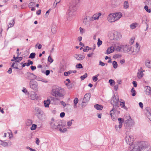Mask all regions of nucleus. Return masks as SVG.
<instances>
[{"label": "nucleus", "instance_id": "4", "mask_svg": "<svg viewBox=\"0 0 151 151\" xmlns=\"http://www.w3.org/2000/svg\"><path fill=\"white\" fill-rule=\"evenodd\" d=\"M65 93V90L60 87H53L51 92V94L56 97H62Z\"/></svg>", "mask_w": 151, "mask_h": 151}, {"label": "nucleus", "instance_id": "3", "mask_svg": "<svg viewBox=\"0 0 151 151\" xmlns=\"http://www.w3.org/2000/svg\"><path fill=\"white\" fill-rule=\"evenodd\" d=\"M76 4L75 1L70 2L69 5V9L67 12V19L68 20L71 19V17L72 16L73 13L76 10Z\"/></svg>", "mask_w": 151, "mask_h": 151}, {"label": "nucleus", "instance_id": "9", "mask_svg": "<svg viewBox=\"0 0 151 151\" xmlns=\"http://www.w3.org/2000/svg\"><path fill=\"white\" fill-rule=\"evenodd\" d=\"M27 78L29 80H33L35 79H37V76L33 73H27Z\"/></svg>", "mask_w": 151, "mask_h": 151}, {"label": "nucleus", "instance_id": "57", "mask_svg": "<svg viewBox=\"0 0 151 151\" xmlns=\"http://www.w3.org/2000/svg\"><path fill=\"white\" fill-rule=\"evenodd\" d=\"M120 105L123 108L125 107V102L124 101H123L120 103Z\"/></svg>", "mask_w": 151, "mask_h": 151}, {"label": "nucleus", "instance_id": "32", "mask_svg": "<svg viewBox=\"0 0 151 151\" xmlns=\"http://www.w3.org/2000/svg\"><path fill=\"white\" fill-rule=\"evenodd\" d=\"M131 92L132 93V96H135L136 93V91L134 90V88H132V89L131 90Z\"/></svg>", "mask_w": 151, "mask_h": 151}, {"label": "nucleus", "instance_id": "8", "mask_svg": "<svg viewBox=\"0 0 151 151\" xmlns=\"http://www.w3.org/2000/svg\"><path fill=\"white\" fill-rule=\"evenodd\" d=\"M29 86L30 88L35 91L38 90V85L36 81L34 80H31L29 82Z\"/></svg>", "mask_w": 151, "mask_h": 151}, {"label": "nucleus", "instance_id": "49", "mask_svg": "<svg viewBox=\"0 0 151 151\" xmlns=\"http://www.w3.org/2000/svg\"><path fill=\"white\" fill-rule=\"evenodd\" d=\"M76 68L79 69L82 68H83L82 65L81 63H79L76 65Z\"/></svg>", "mask_w": 151, "mask_h": 151}, {"label": "nucleus", "instance_id": "5", "mask_svg": "<svg viewBox=\"0 0 151 151\" xmlns=\"http://www.w3.org/2000/svg\"><path fill=\"white\" fill-rule=\"evenodd\" d=\"M35 114L37 118L40 119H41L44 115L43 111L40 108L38 107H36L34 108Z\"/></svg>", "mask_w": 151, "mask_h": 151}, {"label": "nucleus", "instance_id": "21", "mask_svg": "<svg viewBox=\"0 0 151 151\" xmlns=\"http://www.w3.org/2000/svg\"><path fill=\"white\" fill-rule=\"evenodd\" d=\"M116 21L119 20L122 16V14L121 12L114 13Z\"/></svg>", "mask_w": 151, "mask_h": 151}, {"label": "nucleus", "instance_id": "61", "mask_svg": "<svg viewBox=\"0 0 151 151\" xmlns=\"http://www.w3.org/2000/svg\"><path fill=\"white\" fill-rule=\"evenodd\" d=\"M22 59V57H18V59H17V60L16 61V62L19 63V62L21 61Z\"/></svg>", "mask_w": 151, "mask_h": 151}, {"label": "nucleus", "instance_id": "52", "mask_svg": "<svg viewBox=\"0 0 151 151\" xmlns=\"http://www.w3.org/2000/svg\"><path fill=\"white\" fill-rule=\"evenodd\" d=\"M78 101V98H75L73 100V102L75 104H77Z\"/></svg>", "mask_w": 151, "mask_h": 151}, {"label": "nucleus", "instance_id": "13", "mask_svg": "<svg viewBox=\"0 0 151 151\" xmlns=\"http://www.w3.org/2000/svg\"><path fill=\"white\" fill-rule=\"evenodd\" d=\"M91 97V94L90 93H86L84 96L83 99V103L87 102L89 101Z\"/></svg>", "mask_w": 151, "mask_h": 151}, {"label": "nucleus", "instance_id": "43", "mask_svg": "<svg viewBox=\"0 0 151 151\" xmlns=\"http://www.w3.org/2000/svg\"><path fill=\"white\" fill-rule=\"evenodd\" d=\"M102 42L101 40H100L99 38L98 40V42L97 43L98 47H99V46L102 45Z\"/></svg>", "mask_w": 151, "mask_h": 151}, {"label": "nucleus", "instance_id": "36", "mask_svg": "<svg viewBox=\"0 0 151 151\" xmlns=\"http://www.w3.org/2000/svg\"><path fill=\"white\" fill-rule=\"evenodd\" d=\"M99 74H97L96 75L93 76L92 77V79L93 81L96 82L98 80V77L99 76Z\"/></svg>", "mask_w": 151, "mask_h": 151}, {"label": "nucleus", "instance_id": "27", "mask_svg": "<svg viewBox=\"0 0 151 151\" xmlns=\"http://www.w3.org/2000/svg\"><path fill=\"white\" fill-rule=\"evenodd\" d=\"M145 65L148 68H151V62L148 60H146L145 62Z\"/></svg>", "mask_w": 151, "mask_h": 151}, {"label": "nucleus", "instance_id": "26", "mask_svg": "<svg viewBox=\"0 0 151 151\" xmlns=\"http://www.w3.org/2000/svg\"><path fill=\"white\" fill-rule=\"evenodd\" d=\"M94 107L97 110H102L103 108V107L101 105L96 104L94 105Z\"/></svg>", "mask_w": 151, "mask_h": 151}, {"label": "nucleus", "instance_id": "59", "mask_svg": "<svg viewBox=\"0 0 151 151\" xmlns=\"http://www.w3.org/2000/svg\"><path fill=\"white\" fill-rule=\"evenodd\" d=\"M132 84H133L134 86L136 87L137 86V83L136 81H134L132 82Z\"/></svg>", "mask_w": 151, "mask_h": 151}, {"label": "nucleus", "instance_id": "14", "mask_svg": "<svg viewBox=\"0 0 151 151\" xmlns=\"http://www.w3.org/2000/svg\"><path fill=\"white\" fill-rule=\"evenodd\" d=\"M127 144H129L130 145L131 143H132V141H133V137L130 135H127L125 138Z\"/></svg>", "mask_w": 151, "mask_h": 151}, {"label": "nucleus", "instance_id": "54", "mask_svg": "<svg viewBox=\"0 0 151 151\" xmlns=\"http://www.w3.org/2000/svg\"><path fill=\"white\" fill-rule=\"evenodd\" d=\"M33 64V62L32 61H31L30 60H28V63H27V65H29V66L30 65H32Z\"/></svg>", "mask_w": 151, "mask_h": 151}, {"label": "nucleus", "instance_id": "11", "mask_svg": "<svg viewBox=\"0 0 151 151\" xmlns=\"http://www.w3.org/2000/svg\"><path fill=\"white\" fill-rule=\"evenodd\" d=\"M73 57L78 60H81L85 58V56L81 54H76L73 55Z\"/></svg>", "mask_w": 151, "mask_h": 151}, {"label": "nucleus", "instance_id": "15", "mask_svg": "<svg viewBox=\"0 0 151 151\" xmlns=\"http://www.w3.org/2000/svg\"><path fill=\"white\" fill-rule=\"evenodd\" d=\"M101 13L100 12H99L98 14H95L93 15V16L90 18L91 20H94L96 19H98L99 17L101 16Z\"/></svg>", "mask_w": 151, "mask_h": 151}, {"label": "nucleus", "instance_id": "53", "mask_svg": "<svg viewBox=\"0 0 151 151\" xmlns=\"http://www.w3.org/2000/svg\"><path fill=\"white\" fill-rule=\"evenodd\" d=\"M64 69L63 66H61L60 67V69L59 70V72L60 73H62L63 71H64Z\"/></svg>", "mask_w": 151, "mask_h": 151}, {"label": "nucleus", "instance_id": "55", "mask_svg": "<svg viewBox=\"0 0 151 151\" xmlns=\"http://www.w3.org/2000/svg\"><path fill=\"white\" fill-rule=\"evenodd\" d=\"M88 48H89L88 46H86L83 49V51L84 52H86L88 51Z\"/></svg>", "mask_w": 151, "mask_h": 151}, {"label": "nucleus", "instance_id": "22", "mask_svg": "<svg viewBox=\"0 0 151 151\" xmlns=\"http://www.w3.org/2000/svg\"><path fill=\"white\" fill-rule=\"evenodd\" d=\"M114 48L113 46H111L109 47L106 50L107 54H109L114 52Z\"/></svg>", "mask_w": 151, "mask_h": 151}, {"label": "nucleus", "instance_id": "16", "mask_svg": "<svg viewBox=\"0 0 151 151\" xmlns=\"http://www.w3.org/2000/svg\"><path fill=\"white\" fill-rule=\"evenodd\" d=\"M0 145L3 147H7L10 146L11 145V144L10 141H8L6 142L0 140Z\"/></svg>", "mask_w": 151, "mask_h": 151}, {"label": "nucleus", "instance_id": "6", "mask_svg": "<svg viewBox=\"0 0 151 151\" xmlns=\"http://www.w3.org/2000/svg\"><path fill=\"white\" fill-rule=\"evenodd\" d=\"M62 123L61 122H58L57 121L50 122V124L51 128L56 130L59 129L60 126H62Z\"/></svg>", "mask_w": 151, "mask_h": 151}, {"label": "nucleus", "instance_id": "39", "mask_svg": "<svg viewBox=\"0 0 151 151\" xmlns=\"http://www.w3.org/2000/svg\"><path fill=\"white\" fill-rule=\"evenodd\" d=\"M51 31L53 33L55 34V33L56 31V27L55 26H52L51 27Z\"/></svg>", "mask_w": 151, "mask_h": 151}, {"label": "nucleus", "instance_id": "64", "mask_svg": "<svg viewBox=\"0 0 151 151\" xmlns=\"http://www.w3.org/2000/svg\"><path fill=\"white\" fill-rule=\"evenodd\" d=\"M7 72L9 74H11L12 72V69L11 68H9L8 70L7 71Z\"/></svg>", "mask_w": 151, "mask_h": 151}, {"label": "nucleus", "instance_id": "12", "mask_svg": "<svg viewBox=\"0 0 151 151\" xmlns=\"http://www.w3.org/2000/svg\"><path fill=\"white\" fill-rule=\"evenodd\" d=\"M49 99L50 100V103L54 104H58L59 101L58 99L54 97H50Z\"/></svg>", "mask_w": 151, "mask_h": 151}, {"label": "nucleus", "instance_id": "33", "mask_svg": "<svg viewBox=\"0 0 151 151\" xmlns=\"http://www.w3.org/2000/svg\"><path fill=\"white\" fill-rule=\"evenodd\" d=\"M116 50L118 51L122 52V45L117 46L116 48Z\"/></svg>", "mask_w": 151, "mask_h": 151}, {"label": "nucleus", "instance_id": "50", "mask_svg": "<svg viewBox=\"0 0 151 151\" xmlns=\"http://www.w3.org/2000/svg\"><path fill=\"white\" fill-rule=\"evenodd\" d=\"M109 83L111 85H112L115 83V82L112 79H110L109 81Z\"/></svg>", "mask_w": 151, "mask_h": 151}, {"label": "nucleus", "instance_id": "30", "mask_svg": "<svg viewBox=\"0 0 151 151\" xmlns=\"http://www.w3.org/2000/svg\"><path fill=\"white\" fill-rule=\"evenodd\" d=\"M138 25V24L137 23H133L130 25V28L132 29H135Z\"/></svg>", "mask_w": 151, "mask_h": 151}, {"label": "nucleus", "instance_id": "47", "mask_svg": "<svg viewBox=\"0 0 151 151\" xmlns=\"http://www.w3.org/2000/svg\"><path fill=\"white\" fill-rule=\"evenodd\" d=\"M37 125L35 124H33L32 125V127H31V129L32 130H34L36 129Z\"/></svg>", "mask_w": 151, "mask_h": 151}, {"label": "nucleus", "instance_id": "2", "mask_svg": "<svg viewBox=\"0 0 151 151\" xmlns=\"http://www.w3.org/2000/svg\"><path fill=\"white\" fill-rule=\"evenodd\" d=\"M111 103L113 106L112 110L110 111V115L112 116V114L114 113V111L117 109L119 106V100L118 96L114 95L112 98L111 101Z\"/></svg>", "mask_w": 151, "mask_h": 151}, {"label": "nucleus", "instance_id": "34", "mask_svg": "<svg viewBox=\"0 0 151 151\" xmlns=\"http://www.w3.org/2000/svg\"><path fill=\"white\" fill-rule=\"evenodd\" d=\"M124 8L125 9H127L129 7V4L128 1H126L124 4Z\"/></svg>", "mask_w": 151, "mask_h": 151}, {"label": "nucleus", "instance_id": "28", "mask_svg": "<svg viewBox=\"0 0 151 151\" xmlns=\"http://www.w3.org/2000/svg\"><path fill=\"white\" fill-rule=\"evenodd\" d=\"M14 19H13L10 21V22L9 24V25H8L9 27L7 29V30L9 28L13 27L14 25Z\"/></svg>", "mask_w": 151, "mask_h": 151}, {"label": "nucleus", "instance_id": "42", "mask_svg": "<svg viewBox=\"0 0 151 151\" xmlns=\"http://www.w3.org/2000/svg\"><path fill=\"white\" fill-rule=\"evenodd\" d=\"M87 76L88 74L87 73H85L84 75L81 76L80 78L81 80L82 81L84 80L87 77Z\"/></svg>", "mask_w": 151, "mask_h": 151}, {"label": "nucleus", "instance_id": "60", "mask_svg": "<svg viewBox=\"0 0 151 151\" xmlns=\"http://www.w3.org/2000/svg\"><path fill=\"white\" fill-rule=\"evenodd\" d=\"M34 4V3L31 2L28 4V7L29 8H31L32 7V6L33 5V4Z\"/></svg>", "mask_w": 151, "mask_h": 151}, {"label": "nucleus", "instance_id": "23", "mask_svg": "<svg viewBox=\"0 0 151 151\" xmlns=\"http://www.w3.org/2000/svg\"><path fill=\"white\" fill-rule=\"evenodd\" d=\"M50 103V100L49 99H47V100L44 101V105L45 107H48Z\"/></svg>", "mask_w": 151, "mask_h": 151}, {"label": "nucleus", "instance_id": "45", "mask_svg": "<svg viewBox=\"0 0 151 151\" xmlns=\"http://www.w3.org/2000/svg\"><path fill=\"white\" fill-rule=\"evenodd\" d=\"M47 60L48 61L50 62V63H52L53 61V59L50 55H49L48 58Z\"/></svg>", "mask_w": 151, "mask_h": 151}, {"label": "nucleus", "instance_id": "37", "mask_svg": "<svg viewBox=\"0 0 151 151\" xmlns=\"http://www.w3.org/2000/svg\"><path fill=\"white\" fill-rule=\"evenodd\" d=\"M32 122L31 120L28 119L27 121L26 124L27 126H30L32 124Z\"/></svg>", "mask_w": 151, "mask_h": 151}, {"label": "nucleus", "instance_id": "58", "mask_svg": "<svg viewBox=\"0 0 151 151\" xmlns=\"http://www.w3.org/2000/svg\"><path fill=\"white\" fill-rule=\"evenodd\" d=\"M79 29H80V33L81 34H83V33L85 32L84 30L81 27H80V28Z\"/></svg>", "mask_w": 151, "mask_h": 151}, {"label": "nucleus", "instance_id": "31", "mask_svg": "<svg viewBox=\"0 0 151 151\" xmlns=\"http://www.w3.org/2000/svg\"><path fill=\"white\" fill-rule=\"evenodd\" d=\"M112 65L113 68L114 69H116L118 67V64L116 61H114L113 62Z\"/></svg>", "mask_w": 151, "mask_h": 151}, {"label": "nucleus", "instance_id": "25", "mask_svg": "<svg viewBox=\"0 0 151 151\" xmlns=\"http://www.w3.org/2000/svg\"><path fill=\"white\" fill-rule=\"evenodd\" d=\"M64 125H63L62 123V126H60V128H59V131H60V132L62 133H64L67 131V129L66 128H64L63 129H62V128H63L64 127Z\"/></svg>", "mask_w": 151, "mask_h": 151}, {"label": "nucleus", "instance_id": "51", "mask_svg": "<svg viewBox=\"0 0 151 151\" xmlns=\"http://www.w3.org/2000/svg\"><path fill=\"white\" fill-rule=\"evenodd\" d=\"M42 73H45L46 76H47L49 75L50 73V70H47L45 72L42 71Z\"/></svg>", "mask_w": 151, "mask_h": 151}, {"label": "nucleus", "instance_id": "63", "mask_svg": "<svg viewBox=\"0 0 151 151\" xmlns=\"http://www.w3.org/2000/svg\"><path fill=\"white\" fill-rule=\"evenodd\" d=\"M30 68L32 70H34L36 69V67L35 66L31 65L30 66Z\"/></svg>", "mask_w": 151, "mask_h": 151}, {"label": "nucleus", "instance_id": "62", "mask_svg": "<svg viewBox=\"0 0 151 151\" xmlns=\"http://www.w3.org/2000/svg\"><path fill=\"white\" fill-rule=\"evenodd\" d=\"M65 116V113L64 112H61L60 113V116L61 118Z\"/></svg>", "mask_w": 151, "mask_h": 151}, {"label": "nucleus", "instance_id": "40", "mask_svg": "<svg viewBox=\"0 0 151 151\" xmlns=\"http://www.w3.org/2000/svg\"><path fill=\"white\" fill-rule=\"evenodd\" d=\"M119 122V124H122L124 122V119L121 118H119L118 119Z\"/></svg>", "mask_w": 151, "mask_h": 151}, {"label": "nucleus", "instance_id": "7", "mask_svg": "<svg viewBox=\"0 0 151 151\" xmlns=\"http://www.w3.org/2000/svg\"><path fill=\"white\" fill-rule=\"evenodd\" d=\"M132 47L129 45H122V52H127L129 54H132Z\"/></svg>", "mask_w": 151, "mask_h": 151}, {"label": "nucleus", "instance_id": "10", "mask_svg": "<svg viewBox=\"0 0 151 151\" xmlns=\"http://www.w3.org/2000/svg\"><path fill=\"white\" fill-rule=\"evenodd\" d=\"M107 20L110 22H113L116 21L114 13H111L108 16Z\"/></svg>", "mask_w": 151, "mask_h": 151}, {"label": "nucleus", "instance_id": "24", "mask_svg": "<svg viewBox=\"0 0 151 151\" xmlns=\"http://www.w3.org/2000/svg\"><path fill=\"white\" fill-rule=\"evenodd\" d=\"M146 89V93L147 95H150L151 93V88L149 86H146L145 87Z\"/></svg>", "mask_w": 151, "mask_h": 151}, {"label": "nucleus", "instance_id": "1", "mask_svg": "<svg viewBox=\"0 0 151 151\" xmlns=\"http://www.w3.org/2000/svg\"><path fill=\"white\" fill-rule=\"evenodd\" d=\"M135 146L134 147L133 151H150V148L144 141L140 142L137 148Z\"/></svg>", "mask_w": 151, "mask_h": 151}, {"label": "nucleus", "instance_id": "46", "mask_svg": "<svg viewBox=\"0 0 151 151\" xmlns=\"http://www.w3.org/2000/svg\"><path fill=\"white\" fill-rule=\"evenodd\" d=\"M71 70H70L68 72H65L64 73V76H68V75L71 74Z\"/></svg>", "mask_w": 151, "mask_h": 151}, {"label": "nucleus", "instance_id": "19", "mask_svg": "<svg viewBox=\"0 0 151 151\" xmlns=\"http://www.w3.org/2000/svg\"><path fill=\"white\" fill-rule=\"evenodd\" d=\"M30 99L32 100H37L38 99L37 94L35 92H33L30 95Z\"/></svg>", "mask_w": 151, "mask_h": 151}, {"label": "nucleus", "instance_id": "38", "mask_svg": "<svg viewBox=\"0 0 151 151\" xmlns=\"http://www.w3.org/2000/svg\"><path fill=\"white\" fill-rule=\"evenodd\" d=\"M36 54L35 53L32 52L31 53L29 57V58H30L33 59L35 57Z\"/></svg>", "mask_w": 151, "mask_h": 151}, {"label": "nucleus", "instance_id": "44", "mask_svg": "<svg viewBox=\"0 0 151 151\" xmlns=\"http://www.w3.org/2000/svg\"><path fill=\"white\" fill-rule=\"evenodd\" d=\"M144 9L146 12L148 13H150L151 12V10L148 9V7L147 5H146L144 7Z\"/></svg>", "mask_w": 151, "mask_h": 151}, {"label": "nucleus", "instance_id": "41", "mask_svg": "<svg viewBox=\"0 0 151 151\" xmlns=\"http://www.w3.org/2000/svg\"><path fill=\"white\" fill-rule=\"evenodd\" d=\"M142 70V68L141 67L139 70V72L138 73V74L140 75V78H141L143 76V71Z\"/></svg>", "mask_w": 151, "mask_h": 151}, {"label": "nucleus", "instance_id": "35", "mask_svg": "<svg viewBox=\"0 0 151 151\" xmlns=\"http://www.w3.org/2000/svg\"><path fill=\"white\" fill-rule=\"evenodd\" d=\"M145 3V4L151 6V0H147Z\"/></svg>", "mask_w": 151, "mask_h": 151}, {"label": "nucleus", "instance_id": "29", "mask_svg": "<svg viewBox=\"0 0 151 151\" xmlns=\"http://www.w3.org/2000/svg\"><path fill=\"white\" fill-rule=\"evenodd\" d=\"M145 111L146 112V115H150L151 113L150 112V109L149 107L146 108L145 109Z\"/></svg>", "mask_w": 151, "mask_h": 151}, {"label": "nucleus", "instance_id": "56", "mask_svg": "<svg viewBox=\"0 0 151 151\" xmlns=\"http://www.w3.org/2000/svg\"><path fill=\"white\" fill-rule=\"evenodd\" d=\"M15 65H15V67H14V68L16 69H19V68L18 67V63L17 62H15Z\"/></svg>", "mask_w": 151, "mask_h": 151}, {"label": "nucleus", "instance_id": "48", "mask_svg": "<svg viewBox=\"0 0 151 151\" xmlns=\"http://www.w3.org/2000/svg\"><path fill=\"white\" fill-rule=\"evenodd\" d=\"M74 121L73 119H72L70 121L68 122H67V126L68 127L71 126L72 124V122Z\"/></svg>", "mask_w": 151, "mask_h": 151}, {"label": "nucleus", "instance_id": "20", "mask_svg": "<svg viewBox=\"0 0 151 151\" xmlns=\"http://www.w3.org/2000/svg\"><path fill=\"white\" fill-rule=\"evenodd\" d=\"M136 47L135 50L132 47V53L133 55H136L139 52V45L137 43H136Z\"/></svg>", "mask_w": 151, "mask_h": 151}, {"label": "nucleus", "instance_id": "18", "mask_svg": "<svg viewBox=\"0 0 151 151\" xmlns=\"http://www.w3.org/2000/svg\"><path fill=\"white\" fill-rule=\"evenodd\" d=\"M114 39L116 40H118L120 39L122 37V36L120 33L118 32H115L114 34Z\"/></svg>", "mask_w": 151, "mask_h": 151}, {"label": "nucleus", "instance_id": "17", "mask_svg": "<svg viewBox=\"0 0 151 151\" xmlns=\"http://www.w3.org/2000/svg\"><path fill=\"white\" fill-rule=\"evenodd\" d=\"M90 18L91 17H86L83 20V23L87 26H89L90 24L89 21H91L90 20Z\"/></svg>", "mask_w": 151, "mask_h": 151}]
</instances>
